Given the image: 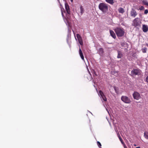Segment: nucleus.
<instances>
[{"label": "nucleus", "mask_w": 148, "mask_h": 148, "mask_svg": "<svg viewBox=\"0 0 148 148\" xmlns=\"http://www.w3.org/2000/svg\"><path fill=\"white\" fill-rule=\"evenodd\" d=\"M140 74L139 70L138 69H133L131 71L132 76L134 75H139Z\"/></svg>", "instance_id": "6"}, {"label": "nucleus", "mask_w": 148, "mask_h": 148, "mask_svg": "<svg viewBox=\"0 0 148 148\" xmlns=\"http://www.w3.org/2000/svg\"><path fill=\"white\" fill-rule=\"evenodd\" d=\"M148 13V10H145L144 11V14H147Z\"/></svg>", "instance_id": "29"}, {"label": "nucleus", "mask_w": 148, "mask_h": 148, "mask_svg": "<svg viewBox=\"0 0 148 148\" xmlns=\"http://www.w3.org/2000/svg\"><path fill=\"white\" fill-rule=\"evenodd\" d=\"M142 51L143 53H145L146 52V51L147 50V48L146 47H144L142 49Z\"/></svg>", "instance_id": "22"}, {"label": "nucleus", "mask_w": 148, "mask_h": 148, "mask_svg": "<svg viewBox=\"0 0 148 148\" xmlns=\"http://www.w3.org/2000/svg\"><path fill=\"white\" fill-rule=\"evenodd\" d=\"M118 55L117 58H121L123 57V54L121 52L118 51Z\"/></svg>", "instance_id": "13"}, {"label": "nucleus", "mask_w": 148, "mask_h": 148, "mask_svg": "<svg viewBox=\"0 0 148 148\" xmlns=\"http://www.w3.org/2000/svg\"><path fill=\"white\" fill-rule=\"evenodd\" d=\"M76 36L79 43L81 45H83V42L82 37L79 34H77Z\"/></svg>", "instance_id": "7"}, {"label": "nucleus", "mask_w": 148, "mask_h": 148, "mask_svg": "<svg viewBox=\"0 0 148 148\" xmlns=\"http://www.w3.org/2000/svg\"><path fill=\"white\" fill-rule=\"evenodd\" d=\"M144 136L146 139H148V132H144Z\"/></svg>", "instance_id": "19"}, {"label": "nucleus", "mask_w": 148, "mask_h": 148, "mask_svg": "<svg viewBox=\"0 0 148 148\" xmlns=\"http://www.w3.org/2000/svg\"><path fill=\"white\" fill-rule=\"evenodd\" d=\"M99 95H100L101 97L103 96L104 95L103 92L101 90L99 91Z\"/></svg>", "instance_id": "21"}, {"label": "nucleus", "mask_w": 148, "mask_h": 148, "mask_svg": "<svg viewBox=\"0 0 148 148\" xmlns=\"http://www.w3.org/2000/svg\"><path fill=\"white\" fill-rule=\"evenodd\" d=\"M97 145L100 148L101 146V145L99 141H97Z\"/></svg>", "instance_id": "24"}, {"label": "nucleus", "mask_w": 148, "mask_h": 148, "mask_svg": "<svg viewBox=\"0 0 148 148\" xmlns=\"http://www.w3.org/2000/svg\"><path fill=\"white\" fill-rule=\"evenodd\" d=\"M118 11L119 12L122 14L125 12L124 9L122 8H120L118 10Z\"/></svg>", "instance_id": "15"}, {"label": "nucleus", "mask_w": 148, "mask_h": 148, "mask_svg": "<svg viewBox=\"0 0 148 148\" xmlns=\"http://www.w3.org/2000/svg\"><path fill=\"white\" fill-rule=\"evenodd\" d=\"M111 73L112 74L116 76H117L118 75V72L115 71H112Z\"/></svg>", "instance_id": "14"}, {"label": "nucleus", "mask_w": 148, "mask_h": 148, "mask_svg": "<svg viewBox=\"0 0 148 148\" xmlns=\"http://www.w3.org/2000/svg\"><path fill=\"white\" fill-rule=\"evenodd\" d=\"M130 15L131 16L135 17L137 15V13L134 10H132L130 12Z\"/></svg>", "instance_id": "8"}, {"label": "nucleus", "mask_w": 148, "mask_h": 148, "mask_svg": "<svg viewBox=\"0 0 148 148\" xmlns=\"http://www.w3.org/2000/svg\"><path fill=\"white\" fill-rule=\"evenodd\" d=\"M110 35L114 39H116V36L114 32L112 30H110Z\"/></svg>", "instance_id": "11"}, {"label": "nucleus", "mask_w": 148, "mask_h": 148, "mask_svg": "<svg viewBox=\"0 0 148 148\" xmlns=\"http://www.w3.org/2000/svg\"><path fill=\"white\" fill-rule=\"evenodd\" d=\"M144 8L143 6H141L140 8H139V9L140 10H144Z\"/></svg>", "instance_id": "28"}, {"label": "nucleus", "mask_w": 148, "mask_h": 148, "mask_svg": "<svg viewBox=\"0 0 148 148\" xmlns=\"http://www.w3.org/2000/svg\"><path fill=\"white\" fill-rule=\"evenodd\" d=\"M146 80L147 82H148V75L147 76V77L146 78Z\"/></svg>", "instance_id": "30"}, {"label": "nucleus", "mask_w": 148, "mask_h": 148, "mask_svg": "<svg viewBox=\"0 0 148 148\" xmlns=\"http://www.w3.org/2000/svg\"><path fill=\"white\" fill-rule=\"evenodd\" d=\"M65 8L67 13L69 14H70V11L69 9V5L67 3H66L65 4Z\"/></svg>", "instance_id": "10"}, {"label": "nucleus", "mask_w": 148, "mask_h": 148, "mask_svg": "<svg viewBox=\"0 0 148 148\" xmlns=\"http://www.w3.org/2000/svg\"><path fill=\"white\" fill-rule=\"evenodd\" d=\"M89 73L90 74V75H91V74L90 73V72H89Z\"/></svg>", "instance_id": "35"}, {"label": "nucleus", "mask_w": 148, "mask_h": 148, "mask_svg": "<svg viewBox=\"0 0 148 148\" xmlns=\"http://www.w3.org/2000/svg\"><path fill=\"white\" fill-rule=\"evenodd\" d=\"M61 9L62 14V16H63L64 15V14H63V13L62 12V10L61 8Z\"/></svg>", "instance_id": "31"}, {"label": "nucleus", "mask_w": 148, "mask_h": 148, "mask_svg": "<svg viewBox=\"0 0 148 148\" xmlns=\"http://www.w3.org/2000/svg\"><path fill=\"white\" fill-rule=\"evenodd\" d=\"M99 51L100 52H101V53H102L103 52V49L102 48H100L99 49Z\"/></svg>", "instance_id": "27"}, {"label": "nucleus", "mask_w": 148, "mask_h": 148, "mask_svg": "<svg viewBox=\"0 0 148 148\" xmlns=\"http://www.w3.org/2000/svg\"><path fill=\"white\" fill-rule=\"evenodd\" d=\"M142 3L144 5L148 6V1L146 0H143Z\"/></svg>", "instance_id": "18"}, {"label": "nucleus", "mask_w": 148, "mask_h": 148, "mask_svg": "<svg viewBox=\"0 0 148 148\" xmlns=\"http://www.w3.org/2000/svg\"><path fill=\"white\" fill-rule=\"evenodd\" d=\"M105 1L108 3L112 5L114 3L113 0H105Z\"/></svg>", "instance_id": "16"}, {"label": "nucleus", "mask_w": 148, "mask_h": 148, "mask_svg": "<svg viewBox=\"0 0 148 148\" xmlns=\"http://www.w3.org/2000/svg\"><path fill=\"white\" fill-rule=\"evenodd\" d=\"M136 148H140V147H136Z\"/></svg>", "instance_id": "32"}, {"label": "nucleus", "mask_w": 148, "mask_h": 148, "mask_svg": "<svg viewBox=\"0 0 148 148\" xmlns=\"http://www.w3.org/2000/svg\"><path fill=\"white\" fill-rule=\"evenodd\" d=\"M133 96L134 98L136 100H138L141 98L140 95L139 93L137 92H134L133 94Z\"/></svg>", "instance_id": "5"}, {"label": "nucleus", "mask_w": 148, "mask_h": 148, "mask_svg": "<svg viewBox=\"0 0 148 148\" xmlns=\"http://www.w3.org/2000/svg\"><path fill=\"white\" fill-rule=\"evenodd\" d=\"M73 0H71V2H72L73 1Z\"/></svg>", "instance_id": "34"}, {"label": "nucleus", "mask_w": 148, "mask_h": 148, "mask_svg": "<svg viewBox=\"0 0 148 148\" xmlns=\"http://www.w3.org/2000/svg\"><path fill=\"white\" fill-rule=\"evenodd\" d=\"M79 55L80 56L81 59L82 60H84V55H83V53H82L80 47H79Z\"/></svg>", "instance_id": "12"}, {"label": "nucleus", "mask_w": 148, "mask_h": 148, "mask_svg": "<svg viewBox=\"0 0 148 148\" xmlns=\"http://www.w3.org/2000/svg\"><path fill=\"white\" fill-rule=\"evenodd\" d=\"M140 22L139 20V18H136L133 20L132 25L135 27H136L137 26H140Z\"/></svg>", "instance_id": "3"}, {"label": "nucleus", "mask_w": 148, "mask_h": 148, "mask_svg": "<svg viewBox=\"0 0 148 148\" xmlns=\"http://www.w3.org/2000/svg\"><path fill=\"white\" fill-rule=\"evenodd\" d=\"M121 99L122 101L126 103H130L131 102L130 99L126 96H122L121 97Z\"/></svg>", "instance_id": "4"}, {"label": "nucleus", "mask_w": 148, "mask_h": 148, "mask_svg": "<svg viewBox=\"0 0 148 148\" xmlns=\"http://www.w3.org/2000/svg\"><path fill=\"white\" fill-rule=\"evenodd\" d=\"M92 73L93 75L94 76L95 75L96 76H97V74L96 72L94 70H93Z\"/></svg>", "instance_id": "25"}, {"label": "nucleus", "mask_w": 148, "mask_h": 148, "mask_svg": "<svg viewBox=\"0 0 148 148\" xmlns=\"http://www.w3.org/2000/svg\"><path fill=\"white\" fill-rule=\"evenodd\" d=\"M118 137L119 138L120 140V141H121V142L123 143V139H122V138H121V137L120 136V135H118Z\"/></svg>", "instance_id": "26"}, {"label": "nucleus", "mask_w": 148, "mask_h": 148, "mask_svg": "<svg viewBox=\"0 0 148 148\" xmlns=\"http://www.w3.org/2000/svg\"><path fill=\"white\" fill-rule=\"evenodd\" d=\"M99 8L103 13H106L108 11V7L107 4L103 3H101L99 5Z\"/></svg>", "instance_id": "2"}, {"label": "nucleus", "mask_w": 148, "mask_h": 148, "mask_svg": "<svg viewBox=\"0 0 148 148\" xmlns=\"http://www.w3.org/2000/svg\"><path fill=\"white\" fill-rule=\"evenodd\" d=\"M101 98H102V99L104 101H107V98L104 95L103 96L101 97Z\"/></svg>", "instance_id": "23"}, {"label": "nucleus", "mask_w": 148, "mask_h": 148, "mask_svg": "<svg viewBox=\"0 0 148 148\" xmlns=\"http://www.w3.org/2000/svg\"><path fill=\"white\" fill-rule=\"evenodd\" d=\"M114 88L116 93L117 94H118L119 93V90L118 89V88H116L115 86H114Z\"/></svg>", "instance_id": "20"}, {"label": "nucleus", "mask_w": 148, "mask_h": 148, "mask_svg": "<svg viewBox=\"0 0 148 148\" xmlns=\"http://www.w3.org/2000/svg\"><path fill=\"white\" fill-rule=\"evenodd\" d=\"M142 29L143 31L144 32H146L148 31V26L146 25H143Z\"/></svg>", "instance_id": "9"}, {"label": "nucleus", "mask_w": 148, "mask_h": 148, "mask_svg": "<svg viewBox=\"0 0 148 148\" xmlns=\"http://www.w3.org/2000/svg\"><path fill=\"white\" fill-rule=\"evenodd\" d=\"M80 14L82 15L83 13L84 12V9L82 6H80Z\"/></svg>", "instance_id": "17"}, {"label": "nucleus", "mask_w": 148, "mask_h": 148, "mask_svg": "<svg viewBox=\"0 0 148 148\" xmlns=\"http://www.w3.org/2000/svg\"><path fill=\"white\" fill-rule=\"evenodd\" d=\"M114 31L118 37L123 36L125 33L124 30L121 27H116L114 29Z\"/></svg>", "instance_id": "1"}, {"label": "nucleus", "mask_w": 148, "mask_h": 148, "mask_svg": "<svg viewBox=\"0 0 148 148\" xmlns=\"http://www.w3.org/2000/svg\"><path fill=\"white\" fill-rule=\"evenodd\" d=\"M134 146H136V145H135V144H134Z\"/></svg>", "instance_id": "36"}, {"label": "nucleus", "mask_w": 148, "mask_h": 148, "mask_svg": "<svg viewBox=\"0 0 148 148\" xmlns=\"http://www.w3.org/2000/svg\"><path fill=\"white\" fill-rule=\"evenodd\" d=\"M146 45L148 47V44H146Z\"/></svg>", "instance_id": "33"}]
</instances>
